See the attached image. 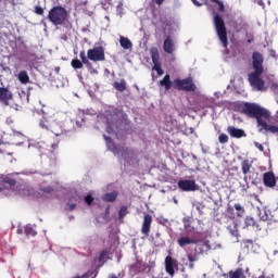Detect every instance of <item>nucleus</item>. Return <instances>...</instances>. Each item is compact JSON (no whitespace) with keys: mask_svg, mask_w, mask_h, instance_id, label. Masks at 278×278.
<instances>
[{"mask_svg":"<svg viewBox=\"0 0 278 278\" xmlns=\"http://www.w3.org/2000/svg\"><path fill=\"white\" fill-rule=\"evenodd\" d=\"M43 192H47L48 194H51V192H53V187L43 188Z\"/></svg>","mask_w":278,"mask_h":278,"instance_id":"nucleus-46","label":"nucleus"},{"mask_svg":"<svg viewBox=\"0 0 278 278\" xmlns=\"http://www.w3.org/2000/svg\"><path fill=\"white\" fill-rule=\"evenodd\" d=\"M79 58H80L83 64H88V60H90V59H88V56H86V51H84V50L80 51Z\"/></svg>","mask_w":278,"mask_h":278,"instance_id":"nucleus-39","label":"nucleus"},{"mask_svg":"<svg viewBox=\"0 0 278 278\" xmlns=\"http://www.w3.org/2000/svg\"><path fill=\"white\" fill-rule=\"evenodd\" d=\"M189 268H194V263H189Z\"/></svg>","mask_w":278,"mask_h":278,"instance_id":"nucleus-54","label":"nucleus"},{"mask_svg":"<svg viewBox=\"0 0 278 278\" xmlns=\"http://www.w3.org/2000/svg\"><path fill=\"white\" fill-rule=\"evenodd\" d=\"M0 153H2V151L0 150Z\"/></svg>","mask_w":278,"mask_h":278,"instance_id":"nucleus-63","label":"nucleus"},{"mask_svg":"<svg viewBox=\"0 0 278 278\" xmlns=\"http://www.w3.org/2000/svg\"><path fill=\"white\" fill-rule=\"evenodd\" d=\"M118 199V191L108 192L104 195H102V201L105 203H114Z\"/></svg>","mask_w":278,"mask_h":278,"instance_id":"nucleus-23","label":"nucleus"},{"mask_svg":"<svg viewBox=\"0 0 278 278\" xmlns=\"http://www.w3.org/2000/svg\"><path fill=\"white\" fill-rule=\"evenodd\" d=\"M24 232H25V236H27V238H34L38 233L36 232V230H34V227H31V225L25 226Z\"/></svg>","mask_w":278,"mask_h":278,"instance_id":"nucleus-32","label":"nucleus"},{"mask_svg":"<svg viewBox=\"0 0 278 278\" xmlns=\"http://www.w3.org/2000/svg\"><path fill=\"white\" fill-rule=\"evenodd\" d=\"M278 177L274 172H266L263 174V185L265 188H275L277 186Z\"/></svg>","mask_w":278,"mask_h":278,"instance_id":"nucleus-13","label":"nucleus"},{"mask_svg":"<svg viewBox=\"0 0 278 278\" xmlns=\"http://www.w3.org/2000/svg\"><path fill=\"white\" fill-rule=\"evenodd\" d=\"M41 144H45V142H41Z\"/></svg>","mask_w":278,"mask_h":278,"instance_id":"nucleus-61","label":"nucleus"},{"mask_svg":"<svg viewBox=\"0 0 278 278\" xmlns=\"http://www.w3.org/2000/svg\"><path fill=\"white\" fill-rule=\"evenodd\" d=\"M245 227H253V229L260 230V225L257 224L255 218H253L251 216L245 217Z\"/></svg>","mask_w":278,"mask_h":278,"instance_id":"nucleus-28","label":"nucleus"},{"mask_svg":"<svg viewBox=\"0 0 278 278\" xmlns=\"http://www.w3.org/2000/svg\"><path fill=\"white\" fill-rule=\"evenodd\" d=\"M103 138H104L105 142H112V138L111 137H108V136L103 135Z\"/></svg>","mask_w":278,"mask_h":278,"instance_id":"nucleus-50","label":"nucleus"},{"mask_svg":"<svg viewBox=\"0 0 278 278\" xmlns=\"http://www.w3.org/2000/svg\"><path fill=\"white\" fill-rule=\"evenodd\" d=\"M119 45L124 49H131V47H132L131 40H129V38H126L123 36L119 37Z\"/></svg>","mask_w":278,"mask_h":278,"instance_id":"nucleus-31","label":"nucleus"},{"mask_svg":"<svg viewBox=\"0 0 278 278\" xmlns=\"http://www.w3.org/2000/svg\"><path fill=\"white\" fill-rule=\"evenodd\" d=\"M110 278H118L116 275H111Z\"/></svg>","mask_w":278,"mask_h":278,"instance_id":"nucleus-58","label":"nucleus"},{"mask_svg":"<svg viewBox=\"0 0 278 278\" xmlns=\"http://www.w3.org/2000/svg\"><path fill=\"white\" fill-rule=\"evenodd\" d=\"M35 14L38 16H43L45 15V9L42 7L36 5L34 10Z\"/></svg>","mask_w":278,"mask_h":278,"instance_id":"nucleus-38","label":"nucleus"},{"mask_svg":"<svg viewBox=\"0 0 278 278\" xmlns=\"http://www.w3.org/2000/svg\"><path fill=\"white\" fill-rule=\"evenodd\" d=\"M48 21L55 26L66 25L68 23V11L62 5L53 7L48 13Z\"/></svg>","mask_w":278,"mask_h":278,"instance_id":"nucleus-2","label":"nucleus"},{"mask_svg":"<svg viewBox=\"0 0 278 278\" xmlns=\"http://www.w3.org/2000/svg\"><path fill=\"white\" fill-rule=\"evenodd\" d=\"M105 255H108V251L103 250L98 256V262L105 260Z\"/></svg>","mask_w":278,"mask_h":278,"instance_id":"nucleus-43","label":"nucleus"},{"mask_svg":"<svg viewBox=\"0 0 278 278\" xmlns=\"http://www.w3.org/2000/svg\"><path fill=\"white\" fill-rule=\"evenodd\" d=\"M58 149H59L58 143H51L50 149H47L49 151L50 166H56L58 164V156H55V154L58 153Z\"/></svg>","mask_w":278,"mask_h":278,"instance_id":"nucleus-21","label":"nucleus"},{"mask_svg":"<svg viewBox=\"0 0 278 278\" xmlns=\"http://www.w3.org/2000/svg\"><path fill=\"white\" fill-rule=\"evenodd\" d=\"M173 88L174 90H182L184 92H194V90H197V85H194L191 77L185 79L176 78L173 81Z\"/></svg>","mask_w":278,"mask_h":278,"instance_id":"nucleus-5","label":"nucleus"},{"mask_svg":"<svg viewBox=\"0 0 278 278\" xmlns=\"http://www.w3.org/2000/svg\"><path fill=\"white\" fill-rule=\"evenodd\" d=\"M228 231L231 236H233L235 238H240V232L238 231V224H236V222H232L229 226H228Z\"/></svg>","mask_w":278,"mask_h":278,"instance_id":"nucleus-27","label":"nucleus"},{"mask_svg":"<svg viewBox=\"0 0 278 278\" xmlns=\"http://www.w3.org/2000/svg\"><path fill=\"white\" fill-rule=\"evenodd\" d=\"M203 249H206V251H211L212 247L210 245V241H204L202 244Z\"/></svg>","mask_w":278,"mask_h":278,"instance_id":"nucleus-44","label":"nucleus"},{"mask_svg":"<svg viewBox=\"0 0 278 278\" xmlns=\"http://www.w3.org/2000/svg\"><path fill=\"white\" fill-rule=\"evenodd\" d=\"M73 68H84V62L78 59H74L71 62Z\"/></svg>","mask_w":278,"mask_h":278,"instance_id":"nucleus-34","label":"nucleus"},{"mask_svg":"<svg viewBox=\"0 0 278 278\" xmlns=\"http://www.w3.org/2000/svg\"><path fill=\"white\" fill-rule=\"evenodd\" d=\"M227 134H229L230 138H237V139L244 138L247 136V132H244V129L236 128L235 126H228Z\"/></svg>","mask_w":278,"mask_h":278,"instance_id":"nucleus-20","label":"nucleus"},{"mask_svg":"<svg viewBox=\"0 0 278 278\" xmlns=\"http://www.w3.org/2000/svg\"><path fill=\"white\" fill-rule=\"evenodd\" d=\"M93 201L94 198L92 195L88 194L85 197V203H87L88 205H92Z\"/></svg>","mask_w":278,"mask_h":278,"instance_id":"nucleus-41","label":"nucleus"},{"mask_svg":"<svg viewBox=\"0 0 278 278\" xmlns=\"http://www.w3.org/2000/svg\"><path fill=\"white\" fill-rule=\"evenodd\" d=\"M261 77L262 73L257 72H254L249 75L250 86H252V88H255V90H266V88L264 87L265 83Z\"/></svg>","mask_w":278,"mask_h":278,"instance_id":"nucleus-10","label":"nucleus"},{"mask_svg":"<svg viewBox=\"0 0 278 278\" xmlns=\"http://www.w3.org/2000/svg\"><path fill=\"white\" fill-rule=\"evenodd\" d=\"M260 278H264V276H261Z\"/></svg>","mask_w":278,"mask_h":278,"instance_id":"nucleus-60","label":"nucleus"},{"mask_svg":"<svg viewBox=\"0 0 278 278\" xmlns=\"http://www.w3.org/2000/svg\"><path fill=\"white\" fill-rule=\"evenodd\" d=\"M39 127L47 131H51L54 136H62V134H64V128H62V125L55 121L50 122L47 118H42L39 122Z\"/></svg>","mask_w":278,"mask_h":278,"instance_id":"nucleus-7","label":"nucleus"},{"mask_svg":"<svg viewBox=\"0 0 278 278\" xmlns=\"http://www.w3.org/2000/svg\"><path fill=\"white\" fill-rule=\"evenodd\" d=\"M122 155L125 157V153H127V151H129L127 148H122L121 150Z\"/></svg>","mask_w":278,"mask_h":278,"instance_id":"nucleus-48","label":"nucleus"},{"mask_svg":"<svg viewBox=\"0 0 278 278\" xmlns=\"http://www.w3.org/2000/svg\"><path fill=\"white\" fill-rule=\"evenodd\" d=\"M177 244L181 249H185V247H189V244H197V240L190 237H180L177 239Z\"/></svg>","mask_w":278,"mask_h":278,"instance_id":"nucleus-22","label":"nucleus"},{"mask_svg":"<svg viewBox=\"0 0 278 278\" xmlns=\"http://www.w3.org/2000/svg\"><path fill=\"white\" fill-rule=\"evenodd\" d=\"M175 40L170 35H168L163 42V51L168 53V55H173V53H175Z\"/></svg>","mask_w":278,"mask_h":278,"instance_id":"nucleus-16","label":"nucleus"},{"mask_svg":"<svg viewBox=\"0 0 278 278\" xmlns=\"http://www.w3.org/2000/svg\"><path fill=\"white\" fill-rule=\"evenodd\" d=\"M152 223H153V216L146 214L143 217V223L141 227V233H143V236H149V233H151Z\"/></svg>","mask_w":278,"mask_h":278,"instance_id":"nucleus-17","label":"nucleus"},{"mask_svg":"<svg viewBox=\"0 0 278 278\" xmlns=\"http://www.w3.org/2000/svg\"><path fill=\"white\" fill-rule=\"evenodd\" d=\"M14 188H18V173L0 175V192L14 190Z\"/></svg>","mask_w":278,"mask_h":278,"instance_id":"nucleus-4","label":"nucleus"},{"mask_svg":"<svg viewBox=\"0 0 278 278\" xmlns=\"http://www.w3.org/2000/svg\"><path fill=\"white\" fill-rule=\"evenodd\" d=\"M87 58L90 62H105V48L99 46L87 51Z\"/></svg>","mask_w":278,"mask_h":278,"instance_id":"nucleus-8","label":"nucleus"},{"mask_svg":"<svg viewBox=\"0 0 278 278\" xmlns=\"http://www.w3.org/2000/svg\"><path fill=\"white\" fill-rule=\"evenodd\" d=\"M150 55L154 65L153 71H156L157 75H164V70H162V63L160 62V50L155 47L151 48Z\"/></svg>","mask_w":278,"mask_h":278,"instance_id":"nucleus-9","label":"nucleus"},{"mask_svg":"<svg viewBox=\"0 0 278 278\" xmlns=\"http://www.w3.org/2000/svg\"><path fill=\"white\" fill-rule=\"evenodd\" d=\"M218 142L220 144H227V142H229V136H227L226 134L222 132L219 136H218Z\"/></svg>","mask_w":278,"mask_h":278,"instance_id":"nucleus-35","label":"nucleus"},{"mask_svg":"<svg viewBox=\"0 0 278 278\" xmlns=\"http://www.w3.org/2000/svg\"><path fill=\"white\" fill-rule=\"evenodd\" d=\"M235 210H236L237 216L239 218H242V216H244L245 210H244V206L240 205V203L235 204Z\"/></svg>","mask_w":278,"mask_h":278,"instance_id":"nucleus-33","label":"nucleus"},{"mask_svg":"<svg viewBox=\"0 0 278 278\" xmlns=\"http://www.w3.org/2000/svg\"><path fill=\"white\" fill-rule=\"evenodd\" d=\"M117 10H123V3H119V4L117 5Z\"/></svg>","mask_w":278,"mask_h":278,"instance_id":"nucleus-53","label":"nucleus"},{"mask_svg":"<svg viewBox=\"0 0 278 278\" xmlns=\"http://www.w3.org/2000/svg\"><path fill=\"white\" fill-rule=\"evenodd\" d=\"M0 144H1V139H0Z\"/></svg>","mask_w":278,"mask_h":278,"instance_id":"nucleus-62","label":"nucleus"},{"mask_svg":"<svg viewBox=\"0 0 278 278\" xmlns=\"http://www.w3.org/2000/svg\"><path fill=\"white\" fill-rule=\"evenodd\" d=\"M245 270H247V273H249V268H247Z\"/></svg>","mask_w":278,"mask_h":278,"instance_id":"nucleus-59","label":"nucleus"},{"mask_svg":"<svg viewBox=\"0 0 278 278\" xmlns=\"http://www.w3.org/2000/svg\"><path fill=\"white\" fill-rule=\"evenodd\" d=\"M129 270L131 275H140V273H144V270H147V263L137 258L136 262L129 266Z\"/></svg>","mask_w":278,"mask_h":278,"instance_id":"nucleus-14","label":"nucleus"},{"mask_svg":"<svg viewBox=\"0 0 278 278\" xmlns=\"http://www.w3.org/2000/svg\"><path fill=\"white\" fill-rule=\"evenodd\" d=\"M175 268H177V260L173 258V256L170 255H167L165 257V270L167 275H170V277H174Z\"/></svg>","mask_w":278,"mask_h":278,"instance_id":"nucleus-15","label":"nucleus"},{"mask_svg":"<svg viewBox=\"0 0 278 278\" xmlns=\"http://www.w3.org/2000/svg\"><path fill=\"white\" fill-rule=\"evenodd\" d=\"M178 188L182 190V192H194L199 190V186L194 180H179Z\"/></svg>","mask_w":278,"mask_h":278,"instance_id":"nucleus-12","label":"nucleus"},{"mask_svg":"<svg viewBox=\"0 0 278 278\" xmlns=\"http://www.w3.org/2000/svg\"><path fill=\"white\" fill-rule=\"evenodd\" d=\"M187 260L189 263L199 262V256H197V254H188Z\"/></svg>","mask_w":278,"mask_h":278,"instance_id":"nucleus-40","label":"nucleus"},{"mask_svg":"<svg viewBox=\"0 0 278 278\" xmlns=\"http://www.w3.org/2000/svg\"><path fill=\"white\" fill-rule=\"evenodd\" d=\"M10 101H12V91L5 87H0V103L10 105Z\"/></svg>","mask_w":278,"mask_h":278,"instance_id":"nucleus-18","label":"nucleus"},{"mask_svg":"<svg viewBox=\"0 0 278 278\" xmlns=\"http://www.w3.org/2000/svg\"><path fill=\"white\" fill-rule=\"evenodd\" d=\"M253 165L251 164V161H249V160H243L242 162H241V170H242V173H243V175H249V172L251 170V167H252Z\"/></svg>","mask_w":278,"mask_h":278,"instance_id":"nucleus-30","label":"nucleus"},{"mask_svg":"<svg viewBox=\"0 0 278 278\" xmlns=\"http://www.w3.org/2000/svg\"><path fill=\"white\" fill-rule=\"evenodd\" d=\"M229 278H247L244 276V269L242 267L237 268L235 271L230 270L228 273Z\"/></svg>","mask_w":278,"mask_h":278,"instance_id":"nucleus-26","label":"nucleus"},{"mask_svg":"<svg viewBox=\"0 0 278 278\" xmlns=\"http://www.w3.org/2000/svg\"><path fill=\"white\" fill-rule=\"evenodd\" d=\"M190 134H194V128H189Z\"/></svg>","mask_w":278,"mask_h":278,"instance_id":"nucleus-57","label":"nucleus"},{"mask_svg":"<svg viewBox=\"0 0 278 278\" xmlns=\"http://www.w3.org/2000/svg\"><path fill=\"white\" fill-rule=\"evenodd\" d=\"M188 227H190V224L185 222V229H188Z\"/></svg>","mask_w":278,"mask_h":278,"instance_id":"nucleus-56","label":"nucleus"},{"mask_svg":"<svg viewBox=\"0 0 278 278\" xmlns=\"http://www.w3.org/2000/svg\"><path fill=\"white\" fill-rule=\"evenodd\" d=\"M214 27L217 34V38L222 42L224 49H227V47H229V39L227 37V26H225V20H223V17H220V15L218 14L214 16Z\"/></svg>","mask_w":278,"mask_h":278,"instance_id":"nucleus-3","label":"nucleus"},{"mask_svg":"<svg viewBox=\"0 0 278 278\" xmlns=\"http://www.w3.org/2000/svg\"><path fill=\"white\" fill-rule=\"evenodd\" d=\"M239 112H241V114H244L245 116H249V118H255L257 125H260V121L270 119V111L262 108L257 103L242 102L239 105Z\"/></svg>","mask_w":278,"mask_h":278,"instance_id":"nucleus-1","label":"nucleus"},{"mask_svg":"<svg viewBox=\"0 0 278 278\" xmlns=\"http://www.w3.org/2000/svg\"><path fill=\"white\" fill-rule=\"evenodd\" d=\"M126 214H129V211H127V206H122L118 212V219L123 220Z\"/></svg>","mask_w":278,"mask_h":278,"instance_id":"nucleus-36","label":"nucleus"},{"mask_svg":"<svg viewBox=\"0 0 278 278\" xmlns=\"http://www.w3.org/2000/svg\"><path fill=\"white\" fill-rule=\"evenodd\" d=\"M164 1L166 0H154V3H156V5H162Z\"/></svg>","mask_w":278,"mask_h":278,"instance_id":"nucleus-49","label":"nucleus"},{"mask_svg":"<svg viewBox=\"0 0 278 278\" xmlns=\"http://www.w3.org/2000/svg\"><path fill=\"white\" fill-rule=\"evenodd\" d=\"M243 244H253V240L247 239L243 241Z\"/></svg>","mask_w":278,"mask_h":278,"instance_id":"nucleus-51","label":"nucleus"},{"mask_svg":"<svg viewBox=\"0 0 278 278\" xmlns=\"http://www.w3.org/2000/svg\"><path fill=\"white\" fill-rule=\"evenodd\" d=\"M212 1V3H219L220 2V0H211Z\"/></svg>","mask_w":278,"mask_h":278,"instance_id":"nucleus-55","label":"nucleus"},{"mask_svg":"<svg viewBox=\"0 0 278 278\" xmlns=\"http://www.w3.org/2000/svg\"><path fill=\"white\" fill-rule=\"evenodd\" d=\"M122 116L125 121H127V115L123 112V110L115 109L113 111H106L105 112V118H106V131L108 134H112L114 130L112 129V125L118 121V116Z\"/></svg>","mask_w":278,"mask_h":278,"instance_id":"nucleus-6","label":"nucleus"},{"mask_svg":"<svg viewBox=\"0 0 278 278\" xmlns=\"http://www.w3.org/2000/svg\"><path fill=\"white\" fill-rule=\"evenodd\" d=\"M160 86L165 88V90H170L173 88V81H170V75L166 74L162 80H160Z\"/></svg>","mask_w":278,"mask_h":278,"instance_id":"nucleus-24","label":"nucleus"},{"mask_svg":"<svg viewBox=\"0 0 278 278\" xmlns=\"http://www.w3.org/2000/svg\"><path fill=\"white\" fill-rule=\"evenodd\" d=\"M193 5L197 8H201V5H207V0H191Z\"/></svg>","mask_w":278,"mask_h":278,"instance_id":"nucleus-37","label":"nucleus"},{"mask_svg":"<svg viewBox=\"0 0 278 278\" xmlns=\"http://www.w3.org/2000/svg\"><path fill=\"white\" fill-rule=\"evenodd\" d=\"M266 121L268 119H263V121H258L257 127L258 131H269V134H278V127L274 126V125H268V123H266Z\"/></svg>","mask_w":278,"mask_h":278,"instance_id":"nucleus-19","label":"nucleus"},{"mask_svg":"<svg viewBox=\"0 0 278 278\" xmlns=\"http://www.w3.org/2000/svg\"><path fill=\"white\" fill-rule=\"evenodd\" d=\"M77 207V204H70L68 205V211L73 212V210H75Z\"/></svg>","mask_w":278,"mask_h":278,"instance_id":"nucleus-47","label":"nucleus"},{"mask_svg":"<svg viewBox=\"0 0 278 278\" xmlns=\"http://www.w3.org/2000/svg\"><path fill=\"white\" fill-rule=\"evenodd\" d=\"M252 64L254 73H264V56L260 52H253L252 54Z\"/></svg>","mask_w":278,"mask_h":278,"instance_id":"nucleus-11","label":"nucleus"},{"mask_svg":"<svg viewBox=\"0 0 278 278\" xmlns=\"http://www.w3.org/2000/svg\"><path fill=\"white\" fill-rule=\"evenodd\" d=\"M85 66H87L88 71H90V73H97V70L92 68V63H90V60H88V63H84Z\"/></svg>","mask_w":278,"mask_h":278,"instance_id":"nucleus-42","label":"nucleus"},{"mask_svg":"<svg viewBox=\"0 0 278 278\" xmlns=\"http://www.w3.org/2000/svg\"><path fill=\"white\" fill-rule=\"evenodd\" d=\"M256 147L260 151H264V146H262L261 143L256 144Z\"/></svg>","mask_w":278,"mask_h":278,"instance_id":"nucleus-52","label":"nucleus"},{"mask_svg":"<svg viewBox=\"0 0 278 278\" xmlns=\"http://www.w3.org/2000/svg\"><path fill=\"white\" fill-rule=\"evenodd\" d=\"M217 5L219 8V12H225V4L223 3V1L217 2Z\"/></svg>","mask_w":278,"mask_h":278,"instance_id":"nucleus-45","label":"nucleus"},{"mask_svg":"<svg viewBox=\"0 0 278 278\" xmlns=\"http://www.w3.org/2000/svg\"><path fill=\"white\" fill-rule=\"evenodd\" d=\"M17 79L24 85L29 84V74H27V71H21L17 75Z\"/></svg>","mask_w":278,"mask_h":278,"instance_id":"nucleus-29","label":"nucleus"},{"mask_svg":"<svg viewBox=\"0 0 278 278\" xmlns=\"http://www.w3.org/2000/svg\"><path fill=\"white\" fill-rule=\"evenodd\" d=\"M113 88L117 90V92H125V90H127V81L125 79L115 81L113 83Z\"/></svg>","mask_w":278,"mask_h":278,"instance_id":"nucleus-25","label":"nucleus"}]
</instances>
